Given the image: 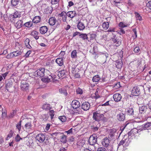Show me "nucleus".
Wrapping results in <instances>:
<instances>
[{"mask_svg": "<svg viewBox=\"0 0 151 151\" xmlns=\"http://www.w3.org/2000/svg\"><path fill=\"white\" fill-rule=\"evenodd\" d=\"M56 21V19L55 17H51L49 19V23L50 25L53 26L55 24Z\"/></svg>", "mask_w": 151, "mask_h": 151, "instance_id": "bb28decb", "label": "nucleus"}, {"mask_svg": "<svg viewBox=\"0 0 151 151\" xmlns=\"http://www.w3.org/2000/svg\"><path fill=\"white\" fill-rule=\"evenodd\" d=\"M132 94L133 96H138L140 94L139 88L138 87H133L132 91Z\"/></svg>", "mask_w": 151, "mask_h": 151, "instance_id": "423d86ee", "label": "nucleus"}, {"mask_svg": "<svg viewBox=\"0 0 151 151\" xmlns=\"http://www.w3.org/2000/svg\"><path fill=\"white\" fill-rule=\"evenodd\" d=\"M116 66L117 68L119 69H121L123 65V63L121 60H118L116 62Z\"/></svg>", "mask_w": 151, "mask_h": 151, "instance_id": "a211bd4d", "label": "nucleus"}, {"mask_svg": "<svg viewBox=\"0 0 151 151\" xmlns=\"http://www.w3.org/2000/svg\"><path fill=\"white\" fill-rule=\"evenodd\" d=\"M13 52L14 57L20 55L21 53V52L18 50Z\"/></svg>", "mask_w": 151, "mask_h": 151, "instance_id": "603ef678", "label": "nucleus"}, {"mask_svg": "<svg viewBox=\"0 0 151 151\" xmlns=\"http://www.w3.org/2000/svg\"><path fill=\"white\" fill-rule=\"evenodd\" d=\"M51 77H50V76H49L47 77L42 78V81L45 82L47 83L51 81Z\"/></svg>", "mask_w": 151, "mask_h": 151, "instance_id": "58836bf2", "label": "nucleus"}, {"mask_svg": "<svg viewBox=\"0 0 151 151\" xmlns=\"http://www.w3.org/2000/svg\"><path fill=\"white\" fill-rule=\"evenodd\" d=\"M14 57L13 52L10 53L8 55L6 56L7 58L9 59Z\"/></svg>", "mask_w": 151, "mask_h": 151, "instance_id": "e2e57ef3", "label": "nucleus"}, {"mask_svg": "<svg viewBox=\"0 0 151 151\" xmlns=\"http://www.w3.org/2000/svg\"><path fill=\"white\" fill-rule=\"evenodd\" d=\"M146 6L147 7L151 9V1H149L147 3Z\"/></svg>", "mask_w": 151, "mask_h": 151, "instance_id": "338daca9", "label": "nucleus"}, {"mask_svg": "<svg viewBox=\"0 0 151 151\" xmlns=\"http://www.w3.org/2000/svg\"><path fill=\"white\" fill-rule=\"evenodd\" d=\"M48 28L46 26H43L41 27L40 29V33L42 34H45L47 31Z\"/></svg>", "mask_w": 151, "mask_h": 151, "instance_id": "b1692460", "label": "nucleus"}, {"mask_svg": "<svg viewBox=\"0 0 151 151\" xmlns=\"http://www.w3.org/2000/svg\"><path fill=\"white\" fill-rule=\"evenodd\" d=\"M46 11L47 12V13L50 14L52 12V8L51 7H47L46 9Z\"/></svg>", "mask_w": 151, "mask_h": 151, "instance_id": "864d4df0", "label": "nucleus"}, {"mask_svg": "<svg viewBox=\"0 0 151 151\" xmlns=\"http://www.w3.org/2000/svg\"><path fill=\"white\" fill-rule=\"evenodd\" d=\"M41 18L39 16H36L34 17L33 19V22L35 23H37L40 22Z\"/></svg>", "mask_w": 151, "mask_h": 151, "instance_id": "4c0bfd02", "label": "nucleus"}, {"mask_svg": "<svg viewBox=\"0 0 151 151\" xmlns=\"http://www.w3.org/2000/svg\"><path fill=\"white\" fill-rule=\"evenodd\" d=\"M102 144L104 147H107L109 144V139L107 138H105L103 139L102 142Z\"/></svg>", "mask_w": 151, "mask_h": 151, "instance_id": "2eb2a0df", "label": "nucleus"}, {"mask_svg": "<svg viewBox=\"0 0 151 151\" xmlns=\"http://www.w3.org/2000/svg\"><path fill=\"white\" fill-rule=\"evenodd\" d=\"M76 92L77 94L81 95L83 94V91L82 89L78 87L76 89Z\"/></svg>", "mask_w": 151, "mask_h": 151, "instance_id": "37998d69", "label": "nucleus"}, {"mask_svg": "<svg viewBox=\"0 0 151 151\" xmlns=\"http://www.w3.org/2000/svg\"><path fill=\"white\" fill-rule=\"evenodd\" d=\"M118 33L120 35H122L125 33V32L124 29L122 28H120V29L118 31Z\"/></svg>", "mask_w": 151, "mask_h": 151, "instance_id": "6e6d98bb", "label": "nucleus"}, {"mask_svg": "<svg viewBox=\"0 0 151 151\" xmlns=\"http://www.w3.org/2000/svg\"><path fill=\"white\" fill-rule=\"evenodd\" d=\"M125 115L122 112H120L117 115V118L120 121H123L125 119Z\"/></svg>", "mask_w": 151, "mask_h": 151, "instance_id": "f8f14e48", "label": "nucleus"}, {"mask_svg": "<svg viewBox=\"0 0 151 151\" xmlns=\"http://www.w3.org/2000/svg\"><path fill=\"white\" fill-rule=\"evenodd\" d=\"M42 118L44 121H46L49 117V116L48 114H42L41 115Z\"/></svg>", "mask_w": 151, "mask_h": 151, "instance_id": "49530a36", "label": "nucleus"}, {"mask_svg": "<svg viewBox=\"0 0 151 151\" xmlns=\"http://www.w3.org/2000/svg\"><path fill=\"white\" fill-rule=\"evenodd\" d=\"M22 24L23 22L22 20H20L17 22L15 24V26L17 29H19L22 27Z\"/></svg>", "mask_w": 151, "mask_h": 151, "instance_id": "7c9ffc66", "label": "nucleus"}, {"mask_svg": "<svg viewBox=\"0 0 151 151\" xmlns=\"http://www.w3.org/2000/svg\"><path fill=\"white\" fill-rule=\"evenodd\" d=\"M127 113L128 115L136 117V115L134 113L133 109L132 108H129L127 109Z\"/></svg>", "mask_w": 151, "mask_h": 151, "instance_id": "aec40b11", "label": "nucleus"}, {"mask_svg": "<svg viewBox=\"0 0 151 151\" xmlns=\"http://www.w3.org/2000/svg\"><path fill=\"white\" fill-rule=\"evenodd\" d=\"M100 79V77L98 75H97L93 77L92 80L93 82H98Z\"/></svg>", "mask_w": 151, "mask_h": 151, "instance_id": "ea45409f", "label": "nucleus"}, {"mask_svg": "<svg viewBox=\"0 0 151 151\" xmlns=\"http://www.w3.org/2000/svg\"><path fill=\"white\" fill-rule=\"evenodd\" d=\"M57 134V137L58 138H60L64 134L63 133L58 132Z\"/></svg>", "mask_w": 151, "mask_h": 151, "instance_id": "0e129e2a", "label": "nucleus"}, {"mask_svg": "<svg viewBox=\"0 0 151 151\" xmlns=\"http://www.w3.org/2000/svg\"><path fill=\"white\" fill-rule=\"evenodd\" d=\"M19 2V0H11V3L12 5L14 6L17 5Z\"/></svg>", "mask_w": 151, "mask_h": 151, "instance_id": "c03bdc74", "label": "nucleus"}, {"mask_svg": "<svg viewBox=\"0 0 151 151\" xmlns=\"http://www.w3.org/2000/svg\"><path fill=\"white\" fill-rule=\"evenodd\" d=\"M77 27L79 30H82L85 28V27L83 23L80 22L77 25Z\"/></svg>", "mask_w": 151, "mask_h": 151, "instance_id": "2f4dec72", "label": "nucleus"}, {"mask_svg": "<svg viewBox=\"0 0 151 151\" xmlns=\"http://www.w3.org/2000/svg\"><path fill=\"white\" fill-rule=\"evenodd\" d=\"M108 54L106 53L102 54L100 55V58L101 61L103 63H106V58L108 57Z\"/></svg>", "mask_w": 151, "mask_h": 151, "instance_id": "412c9836", "label": "nucleus"}, {"mask_svg": "<svg viewBox=\"0 0 151 151\" xmlns=\"http://www.w3.org/2000/svg\"><path fill=\"white\" fill-rule=\"evenodd\" d=\"M59 92L63 95L66 96L68 95V93L67 92V90L64 88H61L59 89Z\"/></svg>", "mask_w": 151, "mask_h": 151, "instance_id": "72a5a7b5", "label": "nucleus"}, {"mask_svg": "<svg viewBox=\"0 0 151 151\" xmlns=\"http://www.w3.org/2000/svg\"><path fill=\"white\" fill-rule=\"evenodd\" d=\"M135 17L137 20H138L139 21H141L142 20V18L141 16H140L139 14L137 12H134Z\"/></svg>", "mask_w": 151, "mask_h": 151, "instance_id": "a19ab883", "label": "nucleus"}, {"mask_svg": "<svg viewBox=\"0 0 151 151\" xmlns=\"http://www.w3.org/2000/svg\"><path fill=\"white\" fill-rule=\"evenodd\" d=\"M97 138L96 134H93L91 136L89 140L90 145H95L97 142Z\"/></svg>", "mask_w": 151, "mask_h": 151, "instance_id": "20e7f679", "label": "nucleus"}, {"mask_svg": "<svg viewBox=\"0 0 151 151\" xmlns=\"http://www.w3.org/2000/svg\"><path fill=\"white\" fill-rule=\"evenodd\" d=\"M29 40L28 38H27L24 41V43L27 47L29 49H31L32 48V47L29 44Z\"/></svg>", "mask_w": 151, "mask_h": 151, "instance_id": "f704fd0d", "label": "nucleus"}, {"mask_svg": "<svg viewBox=\"0 0 151 151\" xmlns=\"http://www.w3.org/2000/svg\"><path fill=\"white\" fill-rule=\"evenodd\" d=\"M140 49L139 47H136L134 50V52L136 53H138L140 51Z\"/></svg>", "mask_w": 151, "mask_h": 151, "instance_id": "052dcab7", "label": "nucleus"}, {"mask_svg": "<svg viewBox=\"0 0 151 151\" xmlns=\"http://www.w3.org/2000/svg\"><path fill=\"white\" fill-rule=\"evenodd\" d=\"M129 139H123L122 140L119 142V144L118 146H120L123 145L124 143H125V145L127 146V145L129 144V143H130V141L129 140Z\"/></svg>", "mask_w": 151, "mask_h": 151, "instance_id": "f3484780", "label": "nucleus"}, {"mask_svg": "<svg viewBox=\"0 0 151 151\" xmlns=\"http://www.w3.org/2000/svg\"><path fill=\"white\" fill-rule=\"evenodd\" d=\"M110 36L111 37V39L113 42L114 43H116L118 45H120L121 44V42L118 39H117V38L116 37V35L114 34L111 32L109 33Z\"/></svg>", "mask_w": 151, "mask_h": 151, "instance_id": "0eeeda50", "label": "nucleus"}, {"mask_svg": "<svg viewBox=\"0 0 151 151\" xmlns=\"http://www.w3.org/2000/svg\"><path fill=\"white\" fill-rule=\"evenodd\" d=\"M151 128V122H148L147 123H145L144 124H143L142 126L141 127L140 129H141V130H143L150 129Z\"/></svg>", "mask_w": 151, "mask_h": 151, "instance_id": "9b49d317", "label": "nucleus"}, {"mask_svg": "<svg viewBox=\"0 0 151 151\" xmlns=\"http://www.w3.org/2000/svg\"><path fill=\"white\" fill-rule=\"evenodd\" d=\"M100 126V124H99L98 123L97 126L95 125V124H93L91 126V129L93 132H95L98 130Z\"/></svg>", "mask_w": 151, "mask_h": 151, "instance_id": "a878e982", "label": "nucleus"}, {"mask_svg": "<svg viewBox=\"0 0 151 151\" xmlns=\"http://www.w3.org/2000/svg\"><path fill=\"white\" fill-rule=\"evenodd\" d=\"M147 109V107L144 105H142L139 107V111L141 114L144 113Z\"/></svg>", "mask_w": 151, "mask_h": 151, "instance_id": "c85d7f7f", "label": "nucleus"}, {"mask_svg": "<svg viewBox=\"0 0 151 151\" xmlns=\"http://www.w3.org/2000/svg\"><path fill=\"white\" fill-rule=\"evenodd\" d=\"M54 111L53 110L50 111L49 112V115L51 116V119H52L53 118V116L54 115Z\"/></svg>", "mask_w": 151, "mask_h": 151, "instance_id": "5fc2aeb1", "label": "nucleus"}, {"mask_svg": "<svg viewBox=\"0 0 151 151\" xmlns=\"http://www.w3.org/2000/svg\"><path fill=\"white\" fill-rule=\"evenodd\" d=\"M93 118L96 121H99L103 120L104 118L103 114H101L98 111H95L93 113Z\"/></svg>", "mask_w": 151, "mask_h": 151, "instance_id": "f257e3e1", "label": "nucleus"}, {"mask_svg": "<svg viewBox=\"0 0 151 151\" xmlns=\"http://www.w3.org/2000/svg\"><path fill=\"white\" fill-rule=\"evenodd\" d=\"M12 15L14 19H15V20L17 18L19 17L20 16V14H19V12H15Z\"/></svg>", "mask_w": 151, "mask_h": 151, "instance_id": "09e8293b", "label": "nucleus"}, {"mask_svg": "<svg viewBox=\"0 0 151 151\" xmlns=\"http://www.w3.org/2000/svg\"><path fill=\"white\" fill-rule=\"evenodd\" d=\"M45 69L44 68H41L35 72L34 75L39 77H43L44 76Z\"/></svg>", "mask_w": 151, "mask_h": 151, "instance_id": "7ed1b4c3", "label": "nucleus"}, {"mask_svg": "<svg viewBox=\"0 0 151 151\" xmlns=\"http://www.w3.org/2000/svg\"><path fill=\"white\" fill-rule=\"evenodd\" d=\"M103 29L105 30L107 29L109 27V24L108 22H104L102 24Z\"/></svg>", "mask_w": 151, "mask_h": 151, "instance_id": "79ce46f5", "label": "nucleus"}, {"mask_svg": "<svg viewBox=\"0 0 151 151\" xmlns=\"http://www.w3.org/2000/svg\"><path fill=\"white\" fill-rule=\"evenodd\" d=\"M32 22H29L25 23L24 25L25 27L29 28L32 26Z\"/></svg>", "mask_w": 151, "mask_h": 151, "instance_id": "a18cd8bd", "label": "nucleus"}, {"mask_svg": "<svg viewBox=\"0 0 151 151\" xmlns=\"http://www.w3.org/2000/svg\"><path fill=\"white\" fill-rule=\"evenodd\" d=\"M9 20L12 22H13V23H15V20H16L14 19V17H13L12 15L11 14L9 16Z\"/></svg>", "mask_w": 151, "mask_h": 151, "instance_id": "4d7b16f0", "label": "nucleus"}, {"mask_svg": "<svg viewBox=\"0 0 151 151\" xmlns=\"http://www.w3.org/2000/svg\"><path fill=\"white\" fill-rule=\"evenodd\" d=\"M119 26L120 27L124 28L127 27V25H125L122 22H121L119 23Z\"/></svg>", "mask_w": 151, "mask_h": 151, "instance_id": "13d9d810", "label": "nucleus"}, {"mask_svg": "<svg viewBox=\"0 0 151 151\" xmlns=\"http://www.w3.org/2000/svg\"><path fill=\"white\" fill-rule=\"evenodd\" d=\"M71 104L72 106L74 109L78 108L81 106L79 102L76 100H74L72 101Z\"/></svg>", "mask_w": 151, "mask_h": 151, "instance_id": "9d476101", "label": "nucleus"}, {"mask_svg": "<svg viewBox=\"0 0 151 151\" xmlns=\"http://www.w3.org/2000/svg\"><path fill=\"white\" fill-rule=\"evenodd\" d=\"M22 139L21 138L19 134H17L16 137H15V141L16 142H19L20 139Z\"/></svg>", "mask_w": 151, "mask_h": 151, "instance_id": "bf43d9fd", "label": "nucleus"}, {"mask_svg": "<svg viewBox=\"0 0 151 151\" xmlns=\"http://www.w3.org/2000/svg\"><path fill=\"white\" fill-rule=\"evenodd\" d=\"M81 108L85 111H87L89 109L90 105L88 102H83L81 105Z\"/></svg>", "mask_w": 151, "mask_h": 151, "instance_id": "1a4fd4ad", "label": "nucleus"}, {"mask_svg": "<svg viewBox=\"0 0 151 151\" xmlns=\"http://www.w3.org/2000/svg\"><path fill=\"white\" fill-rule=\"evenodd\" d=\"M29 84L27 82L24 80L21 81L20 88L21 89L24 91H26L29 89Z\"/></svg>", "mask_w": 151, "mask_h": 151, "instance_id": "f03ea898", "label": "nucleus"}, {"mask_svg": "<svg viewBox=\"0 0 151 151\" xmlns=\"http://www.w3.org/2000/svg\"><path fill=\"white\" fill-rule=\"evenodd\" d=\"M55 62L59 66H62L63 64V58H57Z\"/></svg>", "mask_w": 151, "mask_h": 151, "instance_id": "393cba45", "label": "nucleus"}, {"mask_svg": "<svg viewBox=\"0 0 151 151\" xmlns=\"http://www.w3.org/2000/svg\"><path fill=\"white\" fill-rule=\"evenodd\" d=\"M32 125L31 122H29L26 123L24 127L27 131H30L32 129Z\"/></svg>", "mask_w": 151, "mask_h": 151, "instance_id": "5701e85b", "label": "nucleus"}, {"mask_svg": "<svg viewBox=\"0 0 151 151\" xmlns=\"http://www.w3.org/2000/svg\"><path fill=\"white\" fill-rule=\"evenodd\" d=\"M42 108L45 110H49L51 108L50 105L49 104H45L42 106Z\"/></svg>", "mask_w": 151, "mask_h": 151, "instance_id": "c756f323", "label": "nucleus"}, {"mask_svg": "<svg viewBox=\"0 0 151 151\" xmlns=\"http://www.w3.org/2000/svg\"><path fill=\"white\" fill-rule=\"evenodd\" d=\"M60 0H51V3L52 4H56L59 2Z\"/></svg>", "mask_w": 151, "mask_h": 151, "instance_id": "680f3d73", "label": "nucleus"}, {"mask_svg": "<svg viewBox=\"0 0 151 151\" xmlns=\"http://www.w3.org/2000/svg\"><path fill=\"white\" fill-rule=\"evenodd\" d=\"M80 38L82 39L85 40H88L87 35L86 34H80L79 35Z\"/></svg>", "mask_w": 151, "mask_h": 151, "instance_id": "e433bc0d", "label": "nucleus"}, {"mask_svg": "<svg viewBox=\"0 0 151 151\" xmlns=\"http://www.w3.org/2000/svg\"><path fill=\"white\" fill-rule=\"evenodd\" d=\"M35 138L40 142H42L45 140V136L44 134H40L37 135Z\"/></svg>", "mask_w": 151, "mask_h": 151, "instance_id": "6e6552de", "label": "nucleus"}, {"mask_svg": "<svg viewBox=\"0 0 151 151\" xmlns=\"http://www.w3.org/2000/svg\"><path fill=\"white\" fill-rule=\"evenodd\" d=\"M66 72V71L64 70L60 71L58 76L59 77L64 78L65 76Z\"/></svg>", "mask_w": 151, "mask_h": 151, "instance_id": "473e14b6", "label": "nucleus"}, {"mask_svg": "<svg viewBox=\"0 0 151 151\" xmlns=\"http://www.w3.org/2000/svg\"><path fill=\"white\" fill-rule=\"evenodd\" d=\"M122 96L121 94L119 93H116L113 96V98L114 100L116 102L120 101L121 99Z\"/></svg>", "mask_w": 151, "mask_h": 151, "instance_id": "6ab92c4d", "label": "nucleus"}, {"mask_svg": "<svg viewBox=\"0 0 151 151\" xmlns=\"http://www.w3.org/2000/svg\"><path fill=\"white\" fill-rule=\"evenodd\" d=\"M116 130L114 128L110 130L109 136V138H110L112 140L114 139L115 137L117 135L118 133L116 132Z\"/></svg>", "mask_w": 151, "mask_h": 151, "instance_id": "39448f33", "label": "nucleus"}, {"mask_svg": "<svg viewBox=\"0 0 151 151\" xmlns=\"http://www.w3.org/2000/svg\"><path fill=\"white\" fill-rule=\"evenodd\" d=\"M59 15L60 17H62V19L63 22H66L67 16V13L64 11H63L59 14Z\"/></svg>", "mask_w": 151, "mask_h": 151, "instance_id": "dca6fc26", "label": "nucleus"}, {"mask_svg": "<svg viewBox=\"0 0 151 151\" xmlns=\"http://www.w3.org/2000/svg\"><path fill=\"white\" fill-rule=\"evenodd\" d=\"M97 151H106V149L104 147H101L99 148Z\"/></svg>", "mask_w": 151, "mask_h": 151, "instance_id": "69168bd1", "label": "nucleus"}, {"mask_svg": "<svg viewBox=\"0 0 151 151\" xmlns=\"http://www.w3.org/2000/svg\"><path fill=\"white\" fill-rule=\"evenodd\" d=\"M58 118L62 122H65L67 120L65 116H60Z\"/></svg>", "mask_w": 151, "mask_h": 151, "instance_id": "3c124183", "label": "nucleus"}, {"mask_svg": "<svg viewBox=\"0 0 151 151\" xmlns=\"http://www.w3.org/2000/svg\"><path fill=\"white\" fill-rule=\"evenodd\" d=\"M13 82L11 79L8 80L6 82V89L8 91V89L12 87Z\"/></svg>", "mask_w": 151, "mask_h": 151, "instance_id": "ddd939ff", "label": "nucleus"}, {"mask_svg": "<svg viewBox=\"0 0 151 151\" xmlns=\"http://www.w3.org/2000/svg\"><path fill=\"white\" fill-rule=\"evenodd\" d=\"M22 121H20L16 125V127L18 129L19 131H20L21 129V122Z\"/></svg>", "mask_w": 151, "mask_h": 151, "instance_id": "8fccbe9b", "label": "nucleus"}, {"mask_svg": "<svg viewBox=\"0 0 151 151\" xmlns=\"http://www.w3.org/2000/svg\"><path fill=\"white\" fill-rule=\"evenodd\" d=\"M39 33L37 31L34 30L31 33V35L33 36L35 39L36 40H37L39 39V36L38 35Z\"/></svg>", "mask_w": 151, "mask_h": 151, "instance_id": "cd10ccee", "label": "nucleus"}, {"mask_svg": "<svg viewBox=\"0 0 151 151\" xmlns=\"http://www.w3.org/2000/svg\"><path fill=\"white\" fill-rule=\"evenodd\" d=\"M127 125L124 126V127L122 126V127H121L120 128V130L121 131V132L119 133V137L120 136V134H121L124 129H125V127H126Z\"/></svg>", "mask_w": 151, "mask_h": 151, "instance_id": "774afa93", "label": "nucleus"}, {"mask_svg": "<svg viewBox=\"0 0 151 151\" xmlns=\"http://www.w3.org/2000/svg\"><path fill=\"white\" fill-rule=\"evenodd\" d=\"M67 136L64 134L60 138V141L63 143H65L67 142Z\"/></svg>", "mask_w": 151, "mask_h": 151, "instance_id": "c9c22d12", "label": "nucleus"}, {"mask_svg": "<svg viewBox=\"0 0 151 151\" xmlns=\"http://www.w3.org/2000/svg\"><path fill=\"white\" fill-rule=\"evenodd\" d=\"M138 130L136 128H134L132 129L130 132H128V137H131L134 136L135 134L138 132Z\"/></svg>", "mask_w": 151, "mask_h": 151, "instance_id": "4468645a", "label": "nucleus"}, {"mask_svg": "<svg viewBox=\"0 0 151 151\" xmlns=\"http://www.w3.org/2000/svg\"><path fill=\"white\" fill-rule=\"evenodd\" d=\"M67 16L72 19L76 15V14L75 11H69L67 13Z\"/></svg>", "mask_w": 151, "mask_h": 151, "instance_id": "4be33fe9", "label": "nucleus"}, {"mask_svg": "<svg viewBox=\"0 0 151 151\" xmlns=\"http://www.w3.org/2000/svg\"><path fill=\"white\" fill-rule=\"evenodd\" d=\"M71 57L72 58H75L77 57V52L76 50H74L72 51L71 53Z\"/></svg>", "mask_w": 151, "mask_h": 151, "instance_id": "de8ad7c7", "label": "nucleus"}]
</instances>
